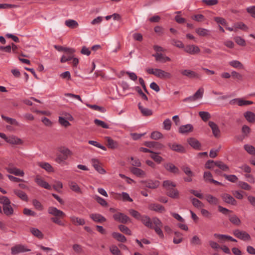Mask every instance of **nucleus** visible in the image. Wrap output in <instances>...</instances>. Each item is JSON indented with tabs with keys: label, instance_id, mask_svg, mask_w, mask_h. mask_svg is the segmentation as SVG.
<instances>
[{
	"label": "nucleus",
	"instance_id": "57",
	"mask_svg": "<svg viewBox=\"0 0 255 255\" xmlns=\"http://www.w3.org/2000/svg\"><path fill=\"white\" fill-rule=\"evenodd\" d=\"M10 203V200L6 196H0V203L3 205V207L9 205Z\"/></svg>",
	"mask_w": 255,
	"mask_h": 255
},
{
	"label": "nucleus",
	"instance_id": "2",
	"mask_svg": "<svg viewBox=\"0 0 255 255\" xmlns=\"http://www.w3.org/2000/svg\"><path fill=\"white\" fill-rule=\"evenodd\" d=\"M60 153L58 154L55 161L58 163H61L66 160L69 155L71 154V151L69 149L66 148L60 149L59 150Z\"/></svg>",
	"mask_w": 255,
	"mask_h": 255
},
{
	"label": "nucleus",
	"instance_id": "3",
	"mask_svg": "<svg viewBox=\"0 0 255 255\" xmlns=\"http://www.w3.org/2000/svg\"><path fill=\"white\" fill-rule=\"evenodd\" d=\"M140 183L144 187L154 189L158 188L160 185V182L158 180H142Z\"/></svg>",
	"mask_w": 255,
	"mask_h": 255
},
{
	"label": "nucleus",
	"instance_id": "13",
	"mask_svg": "<svg viewBox=\"0 0 255 255\" xmlns=\"http://www.w3.org/2000/svg\"><path fill=\"white\" fill-rule=\"evenodd\" d=\"M155 76L161 79H170L172 77V75L170 73L158 68L156 69Z\"/></svg>",
	"mask_w": 255,
	"mask_h": 255
},
{
	"label": "nucleus",
	"instance_id": "26",
	"mask_svg": "<svg viewBox=\"0 0 255 255\" xmlns=\"http://www.w3.org/2000/svg\"><path fill=\"white\" fill-rule=\"evenodd\" d=\"M138 108L140 110L141 113L142 114V116H151L153 114L152 111L151 110L146 108H144L143 106L141 105L140 103H139L138 104Z\"/></svg>",
	"mask_w": 255,
	"mask_h": 255
},
{
	"label": "nucleus",
	"instance_id": "48",
	"mask_svg": "<svg viewBox=\"0 0 255 255\" xmlns=\"http://www.w3.org/2000/svg\"><path fill=\"white\" fill-rule=\"evenodd\" d=\"M244 147L245 150L250 154L255 155V148L254 146L249 144H245Z\"/></svg>",
	"mask_w": 255,
	"mask_h": 255
},
{
	"label": "nucleus",
	"instance_id": "41",
	"mask_svg": "<svg viewBox=\"0 0 255 255\" xmlns=\"http://www.w3.org/2000/svg\"><path fill=\"white\" fill-rule=\"evenodd\" d=\"M69 186L71 190H72L73 191L77 193H82L81 190L80 189L79 186L75 182L73 181L69 183Z\"/></svg>",
	"mask_w": 255,
	"mask_h": 255
},
{
	"label": "nucleus",
	"instance_id": "54",
	"mask_svg": "<svg viewBox=\"0 0 255 255\" xmlns=\"http://www.w3.org/2000/svg\"><path fill=\"white\" fill-rule=\"evenodd\" d=\"M94 122L95 124V125H96L98 126L101 127L103 128L106 129L109 128V125L106 123H105L104 121H101L98 119H95Z\"/></svg>",
	"mask_w": 255,
	"mask_h": 255
},
{
	"label": "nucleus",
	"instance_id": "21",
	"mask_svg": "<svg viewBox=\"0 0 255 255\" xmlns=\"http://www.w3.org/2000/svg\"><path fill=\"white\" fill-rule=\"evenodd\" d=\"M90 218L96 223H102L106 221V219L100 214L95 213L90 215Z\"/></svg>",
	"mask_w": 255,
	"mask_h": 255
},
{
	"label": "nucleus",
	"instance_id": "40",
	"mask_svg": "<svg viewBox=\"0 0 255 255\" xmlns=\"http://www.w3.org/2000/svg\"><path fill=\"white\" fill-rule=\"evenodd\" d=\"M1 117L2 119L5 120L7 123H8L10 125H14V126H18V125H19L18 122H17V121L14 119H12L11 118L6 117L3 115H2L1 116Z\"/></svg>",
	"mask_w": 255,
	"mask_h": 255
},
{
	"label": "nucleus",
	"instance_id": "47",
	"mask_svg": "<svg viewBox=\"0 0 255 255\" xmlns=\"http://www.w3.org/2000/svg\"><path fill=\"white\" fill-rule=\"evenodd\" d=\"M150 157L157 163H160L164 160L161 156L158 155V153L154 152L150 155Z\"/></svg>",
	"mask_w": 255,
	"mask_h": 255
},
{
	"label": "nucleus",
	"instance_id": "11",
	"mask_svg": "<svg viewBox=\"0 0 255 255\" xmlns=\"http://www.w3.org/2000/svg\"><path fill=\"white\" fill-rule=\"evenodd\" d=\"M184 48L185 52L191 55H195L200 51L199 47L195 45H188Z\"/></svg>",
	"mask_w": 255,
	"mask_h": 255
},
{
	"label": "nucleus",
	"instance_id": "18",
	"mask_svg": "<svg viewBox=\"0 0 255 255\" xmlns=\"http://www.w3.org/2000/svg\"><path fill=\"white\" fill-rule=\"evenodd\" d=\"M93 166L95 170L99 173L104 174L106 173V170L100 165L99 161L96 158H93L91 160Z\"/></svg>",
	"mask_w": 255,
	"mask_h": 255
},
{
	"label": "nucleus",
	"instance_id": "46",
	"mask_svg": "<svg viewBox=\"0 0 255 255\" xmlns=\"http://www.w3.org/2000/svg\"><path fill=\"white\" fill-rule=\"evenodd\" d=\"M119 229L124 234L128 235H131V231L127 226L123 225H120L118 226Z\"/></svg>",
	"mask_w": 255,
	"mask_h": 255
},
{
	"label": "nucleus",
	"instance_id": "64",
	"mask_svg": "<svg viewBox=\"0 0 255 255\" xmlns=\"http://www.w3.org/2000/svg\"><path fill=\"white\" fill-rule=\"evenodd\" d=\"M32 204L35 208L39 211H42L43 209V207L41 203L36 199H34L32 201Z\"/></svg>",
	"mask_w": 255,
	"mask_h": 255
},
{
	"label": "nucleus",
	"instance_id": "42",
	"mask_svg": "<svg viewBox=\"0 0 255 255\" xmlns=\"http://www.w3.org/2000/svg\"><path fill=\"white\" fill-rule=\"evenodd\" d=\"M3 211L4 214L6 216H10L13 213V209L11 206L10 204L7 206H4L3 207Z\"/></svg>",
	"mask_w": 255,
	"mask_h": 255
},
{
	"label": "nucleus",
	"instance_id": "10",
	"mask_svg": "<svg viewBox=\"0 0 255 255\" xmlns=\"http://www.w3.org/2000/svg\"><path fill=\"white\" fill-rule=\"evenodd\" d=\"M167 145L173 151L181 153H184L186 152L185 148L181 144H177L176 143H168Z\"/></svg>",
	"mask_w": 255,
	"mask_h": 255
},
{
	"label": "nucleus",
	"instance_id": "36",
	"mask_svg": "<svg viewBox=\"0 0 255 255\" xmlns=\"http://www.w3.org/2000/svg\"><path fill=\"white\" fill-rule=\"evenodd\" d=\"M175 237L174 238L173 242L175 244H178L181 243L183 241V235L179 232H175L174 233Z\"/></svg>",
	"mask_w": 255,
	"mask_h": 255
},
{
	"label": "nucleus",
	"instance_id": "8",
	"mask_svg": "<svg viewBox=\"0 0 255 255\" xmlns=\"http://www.w3.org/2000/svg\"><path fill=\"white\" fill-rule=\"evenodd\" d=\"M180 73L182 75L190 79H200L201 77L199 74L188 69L182 70Z\"/></svg>",
	"mask_w": 255,
	"mask_h": 255
},
{
	"label": "nucleus",
	"instance_id": "1",
	"mask_svg": "<svg viewBox=\"0 0 255 255\" xmlns=\"http://www.w3.org/2000/svg\"><path fill=\"white\" fill-rule=\"evenodd\" d=\"M48 213L54 216L51 218L52 222L59 226H65V224L60 220L66 217V214L63 211L57 209L56 207H50L48 209Z\"/></svg>",
	"mask_w": 255,
	"mask_h": 255
},
{
	"label": "nucleus",
	"instance_id": "50",
	"mask_svg": "<svg viewBox=\"0 0 255 255\" xmlns=\"http://www.w3.org/2000/svg\"><path fill=\"white\" fill-rule=\"evenodd\" d=\"M199 115L204 122L207 121L211 117L210 114L208 112H200L199 113Z\"/></svg>",
	"mask_w": 255,
	"mask_h": 255
},
{
	"label": "nucleus",
	"instance_id": "35",
	"mask_svg": "<svg viewBox=\"0 0 255 255\" xmlns=\"http://www.w3.org/2000/svg\"><path fill=\"white\" fill-rule=\"evenodd\" d=\"M30 232L33 236L39 239H41L43 238V234L39 229L37 228H31L30 229Z\"/></svg>",
	"mask_w": 255,
	"mask_h": 255
},
{
	"label": "nucleus",
	"instance_id": "20",
	"mask_svg": "<svg viewBox=\"0 0 255 255\" xmlns=\"http://www.w3.org/2000/svg\"><path fill=\"white\" fill-rule=\"evenodd\" d=\"M7 172L13 174L15 176H23L24 173L22 170L14 167H8L5 168Z\"/></svg>",
	"mask_w": 255,
	"mask_h": 255
},
{
	"label": "nucleus",
	"instance_id": "44",
	"mask_svg": "<svg viewBox=\"0 0 255 255\" xmlns=\"http://www.w3.org/2000/svg\"><path fill=\"white\" fill-rule=\"evenodd\" d=\"M190 199L192 200L193 205L196 208H202L204 207V205L203 203L199 200L192 197H191Z\"/></svg>",
	"mask_w": 255,
	"mask_h": 255
},
{
	"label": "nucleus",
	"instance_id": "56",
	"mask_svg": "<svg viewBox=\"0 0 255 255\" xmlns=\"http://www.w3.org/2000/svg\"><path fill=\"white\" fill-rule=\"evenodd\" d=\"M163 137L162 134L157 131H154L151 132L150 137L154 140H158Z\"/></svg>",
	"mask_w": 255,
	"mask_h": 255
},
{
	"label": "nucleus",
	"instance_id": "28",
	"mask_svg": "<svg viewBox=\"0 0 255 255\" xmlns=\"http://www.w3.org/2000/svg\"><path fill=\"white\" fill-rule=\"evenodd\" d=\"M141 221L143 223V224L150 229H153V224L152 221H151L150 218L147 216H142L140 219Z\"/></svg>",
	"mask_w": 255,
	"mask_h": 255
},
{
	"label": "nucleus",
	"instance_id": "24",
	"mask_svg": "<svg viewBox=\"0 0 255 255\" xmlns=\"http://www.w3.org/2000/svg\"><path fill=\"white\" fill-rule=\"evenodd\" d=\"M130 170L132 174L139 177H144L146 175L145 172L143 170L137 167H131Z\"/></svg>",
	"mask_w": 255,
	"mask_h": 255
},
{
	"label": "nucleus",
	"instance_id": "16",
	"mask_svg": "<svg viewBox=\"0 0 255 255\" xmlns=\"http://www.w3.org/2000/svg\"><path fill=\"white\" fill-rule=\"evenodd\" d=\"M144 145L149 148L152 147L156 149H161L164 147V145L163 144L154 141H145L144 143Z\"/></svg>",
	"mask_w": 255,
	"mask_h": 255
},
{
	"label": "nucleus",
	"instance_id": "38",
	"mask_svg": "<svg viewBox=\"0 0 255 255\" xmlns=\"http://www.w3.org/2000/svg\"><path fill=\"white\" fill-rule=\"evenodd\" d=\"M65 24L67 27L73 29L77 27L79 25L76 20L73 19L66 20Z\"/></svg>",
	"mask_w": 255,
	"mask_h": 255
},
{
	"label": "nucleus",
	"instance_id": "61",
	"mask_svg": "<svg viewBox=\"0 0 255 255\" xmlns=\"http://www.w3.org/2000/svg\"><path fill=\"white\" fill-rule=\"evenodd\" d=\"M59 123L64 127H67L71 124L69 121L65 118L62 117H59Z\"/></svg>",
	"mask_w": 255,
	"mask_h": 255
},
{
	"label": "nucleus",
	"instance_id": "59",
	"mask_svg": "<svg viewBox=\"0 0 255 255\" xmlns=\"http://www.w3.org/2000/svg\"><path fill=\"white\" fill-rule=\"evenodd\" d=\"M171 43L173 45H174L178 48H183L184 47V45L182 43V42L180 40H176V39H172L171 40Z\"/></svg>",
	"mask_w": 255,
	"mask_h": 255
},
{
	"label": "nucleus",
	"instance_id": "22",
	"mask_svg": "<svg viewBox=\"0 0 255 255\" xmlns=\"http://www.w3.org/2000/svg\"><path fill=\"white\" fill-rule=\"evenodd\" d=\"M152 56L155 57V60L157 62L165 63L166 61H171V59L169 57L164 56L162 53H156V54H152Z\"/></svg>",
	"mask_w": 255,
	"mask_h": 255
},
{
	"label": "nucleus",
	"instance_id": "31",
	"mask_svg": "<svg viewBox=\"0 0 255 255\" xmlns=\"http://www.w3.org/2000/svg\"><path fill=\"white\" fill-rule=\"evenodd\" d=\"M113 238L117 240L118 242L122 243H125L127 241V239L123 234L118 232H113L112 234Z\"/></svg>",
	"mask_w": 255,
	"mask_h": 255
},
{
	"label": "nucleus",
	"instance_id": "9",
	"mask_svg": "<svg viewBox=\"0 0 255 255\" xmlns=\"http://www.w3.org/2000/svg\"><path fill=\"white\" fill-rule=\"evenodd\" d=\"M221 197L223 201L227 204H231L234 206L237 205V202L235 199V198L228 193H223L221 194Z\"/></svg>",
	"mask_w": 255,
	"mask_h": 255
},
{
	"label": "nucleus",
	"instance_id": "45",
	"mask_svg": "<svg viewBox=\"0 0 255 255\" xmlns=\"http://www.w3.org/2000/svg\"><path fill=\"white\" fill-rule=\"evenodd\" d=\"M216 166L219 167V168L223 171H229V167L226 164L224 163L223 162L221 161H217L216 163Z\"/></svg>",
	"mask_w": 255,
	"mask_h": 255
},
{
	"label": "nucleus",
	"instance_id": "17",
	"mask_svg": "<svg viewBox=\"0 0 255 255\" xmlns=\"http://www.w3.org/2000/svg\"><path fill=\"white\" fill-rule=\"evenodd\" d=\"M105 139H106L107 141V146L109 148L112 149H117L119 146V142L116 140H114L110 136H106L105 137Z\"/></svg>",
	"mask_w": 255,
	"mask_h": 255
},
{
	"label": "nucleus",
	"instance_id": "63",
	"mask_svg": "<svg viewBox=\"0 0 255 255\" xmlns=\"http://www.w3.org/2000/svg\"><path fill=\"white\" fill-rule=\"evenodd\" d=\"M129 213L134 218H135L137 220H140L141 218V216L140 214L137 211L133 210V209H130L129 210Z\"/></svg>",
	"mask_w": 255,
	"mask_h": 255
},
{
	"label": "nucleus",
	"instance_id": "49",
	"mask_svg": "<svg viewBox=\"0 0 255 255\" xmlns=\"http://www.w3.org/2000/svg\"><path fill=\"white\" fill-rule=\"evenodd\" d=\"M223 176L226 179L232 183H236L238 180V177L235 175H227L224 174Z\"/></svg>",
	"mask_w": 255,
	"mask_h": 255
},
{
	"label": "nucleus",
	"instance_id": "12",
	"mask_svg": "<svg viewBox=\"0 0 255 255\" xmlns=\"http://www.w3.org/2000/svg\"><path fill=\"white\" fill-rule=\"evenodd\" d=\"M188 144L194 149L200 150L201 149V144L194 137H190L187 139Z\"/></svg>",
	"mask_w": 255,
	"mask_h": 255
},
{
	"label": "nucleus",
	"instance_id": "15",
	"mask_svg": "<svg viewBox=\"0 0 255 255\" xmlns=\"http://www.w3.org/2000/svg\"><path fill=\"white\" fill-rule=\"evenodd\" d=\"M148 209L151 211H154L158 213H164L166 211L164 206L156 203H151L149 204Z\"/></svg>",
	"mask_w": 255,
	"mask_h": 255
},
{
	"label": "nucleus",
	"instance_id": "5",
	"mask_svg": "<svg viewBox=\"0 0 255 255\" xmlns=\"http://www.w3.org/2000/svg\"><path fill=\"white\" fill-rule=\"evenodd\" d=\"M181 169L187 176L184 178V181L188 182H191L192 181V177L194 176V174L190 167L186 165H182L181 166Z\"/></svg>",
	"mask_w": 255,
	"mask_h": 255
},
{
	"label": "nucleus",
	"instance_id": "58",
	"mask_svg": "<svg viewBox=\"0 0 255 255\" xmlns=\"http://www.w3.org/2000/svg\"><path fill=\"white\" fill-rule=\"evenodd\" d=\"M110 251L113 255H122L121 251L115 245H113L111 247Z\"/></svg>",
	"mask_w": 255,
	"mask_h": 255
},
{
	"label": "nucleus",
	"instance_id": "19",
	"mask_svg": "<svg viewBox=\"0 0 255 255\" xmlns=\"http://www.w3.org/2000/svg\"><path fill=\"white\" fill-rule=\"evenodd\" d=\"M35 182L40 187L46 189L50 190L51 186L45 181L42 179L39 176H36Z\"/></svg>",
	"mask_w": 255,
	"mask_h": 255
},
{
	"label": "nucleus",
	"instance_id": "29",
	"mask_svg": "<svg viewBox=\"0 0 255 255\" xmlns=\"http://www.w3.org/2000/svg\"><path fill=\"white\" fill-rule=\"evenodd\" d=\"M6 141L10 144L16 145L21 144L22 143L21 139L14 135L8 137Z\"/></svg>",
	"mask_w": 255,
	"mask_h": 255
},
{
	"label": "nucleus",
	"instance_id": "39",
	"mask_svg": "<svg viewBox=\"0 0 255 255\" xmlns=\"http://www.w3.org/2000/svg\"><path fill=\"white\" fill-rule=\"evenodd\" d=\"M39 166L43 169H44L48 172H52L53 171L52 166L47 162H39Z\"/></svg>",
	"mask_w": 255,
	"mask_h": 255
},
{
	"label": "nucleus",
	"instance_id": "32",
	"mask_svg": "<svg viewBox=\"0 0 255 255\" xmlns=\"http://www.w3.org/2000/svg\"><path fill=\"white\" fill-rule=\"evenodd\" d=\"M246 119L250 123H254L255 121V114L251 111H247L244 114Z\"/></svg>",
	"mask_w": 255,
	"mask_h": 255
},
{
	"label": "nucleus",
	"instance_id": "51",
	"mask_svg": "<svg viewBox=\"0 0 255 255\" xmlns=\"http://www.w3.org/2000/svg\"><path fill=\"white\" fill-rule=\"evenodd\" d=\"M74 56V54H68L67 55H63L60 59V62L61 63H65L66 62L69 61L72 59V58Z\"/></svg>",
	"mask_w": 255,
	"mask_h": 255
},
{
	"label": "nucleus",
	"instance_id": "43",
	"mask_svg": "<svg viewBox=\"0 0 255 255\" xmlns=\"http://www.w3.org/2000/svg\"><path fill=\"white\" fill-rule=\"evenodd\" d=\"M196 32L201 36H206L209 35V31L208 29L203 28L196 29Z\"/></svg>",
	"mask_w": 255,
	"mask_h": 255
},
{
	"label": "nucleus",
	"instance_id": "55",
	"mask_svg": "<svg viewBox=\"0 0 255 255\" xmlns=\"http://www.w3.org/2000/svg\"><path fill=\"white\" fill-rule=\"evenodd\" d=\"M204 91V88L201 87L196 92L193 96L196 100L201 99L203 97Z\"/></svg>",
	"mask_w": 255,
	"mask_h": 255
},
{
	"label": "nucleus",
	"instance_id": "62",
	"mask_svg": "<svg viewBox=\"0 0 255 255\" xmlns=\"http://www.w3.org/2000/svg\"><path fill=\"white\" fill-rule=\"evenodd\" d=\"M235 41L239 45L244 46L246 45V41L240 36H236L234 37Z\"/></svg>",
	"mask_w": 255,
	"mask_h": 255
},
{
	"label": "nucleus",
	"instance_id": "14",
	"mask_svg": "<svg viewBox=\"0 0 255 255\" xmlns=\"http://www.w3.org/2000/svg\"><path fill=\"white\" fill-rule=\"evenodd\" d=\"M163 166L165 169L169 172L175 174H179L180 173L179 168L172 163H166Z\"/></svg>",
	"mask_w": 255,
	"mask_h": 255
},
{
	"label": "nucleus",
	"instance_id": "27",
	"mask_svg": "<svg viewBox=\"0 0 255 255\" xmlns=\"http://www.w3.org/2000/svg\"><path fill=\"white\" fill-rule=\"evenodd\" d=\"M208 124L212 130L214 135L215 137H218L220 135V130L217 125L212 121H210Z\"/></svg>",
	"mask_w": 255,
	"mask_h": 255
},
{
	"label": "nucleus",
	"instance_id": "52",
	"mask_svg": "<svg viewBox=\"0 0 255 255\" xmlns=\"http://www.w3.org/2000/svg\"><path fill=\"white\" fill-rule=\"evenodd\" d=\"M163 187L167 190L171 187H175L176 184L170 180H165L163 182Z\"/></svg>",
	"mask_w": 255,
	"mask_h": 255
},
{
	"label": "nucleus",
	"instance_id": "7",
	"mask_svg": "<svg viewBox=\"0 0 255 255\" xmlns=\"http://www.w3.org/2000/svg\"><path fill=\"white\" fill-rule=\"evenodd\" d=\"M114 219L118 222L127 224L128 222L130 221L129 218L122 213H118L113 215Z\"/></svg>",
	"mask_w": 255,
	"mask_h": 255
},
{
	"label": "nucleus",
	"instance_id": "53",
	"mask_svg": "<svg viewBox=\"0 0 255 255\" xmlns=\"http://www.w3.org/2000/svg\"><path fill=\"white\" fill-rule=\"evenodd\" d=\"M238 100V105L239 106H247L249 105H252L253 104V102L251 101H246L244 100L243 99L241 98H237Z\"/></svg>",
	"mask_w": 255,
	"mask_h": 255
},
{
	"label": "nucleus",
	"instance_id": "6",
	"mask_svg": "<svg viewBox=\"0 0 255 255\" xmlns=\"http://www.w3.org/2000/svg\"><path fill=\"white\" fill-rule=\"evenodd\" d=\"M233 234L237 238L243 241H249L251 240L250 235L245 231H241L237 229L234 231Z\"/></svg>",
	"mask_w": 255,
	"mask_h": 255
},
{
	"label": "nucleus",
	"instance_id": "4",
	"mask_svg": "<svg viewBox=\"0 0 255 255\" xmlns=\"http://www.w3.org/2000/svg\"><path fill=\"white\" fill-rule=\"evenodd\" d=\"M30 251V249H27L25 246L21 244L16 245L11 248V253L12 255Z\"/></svg>",
	"mask_w": 255,
	"mask_h": 255
},
{
	"label": "nucleus",
	"instance_id": "25",
	"mask_svg": "<svg viewBox=\"0 0 255 255\" xmlns=\"http://www.w3.org/2000/svg\"><path fill=\"white\" fill-rule=\"evenodd\" d=\"M167 190V195L172 198L177 199L179 197V192L174 187H171Z\"/></svg>",
	"mask_w": 255,
	"mask_h": 255
},
{
	"label": "nucleus",
	"instance_id": "37",
	"mask_svg": "<svg viewBox=\"0 0 255 255\" xmlns=\"http://www.w3.org/2000/svg\"><path fill=\"white\" fill-rule=\"evenodd\" d=\"M229 220L232 224L237 226L241 223L240 219L236 215H229Z\"/></svg>",
	"mask_w": 255,
	"mask_h": 255
},
{
	"label": "nucleus",
	"instance_id": "34",
	"mask_svg": "<svg viewBox=\"0 0 255 255\" xmlns=\"http://www.w3.org/2000/svg\"><path fill=\"white\" fill-rule=\"evenodd\" d=\"M70 220L75 225H84L85 224L84 219L79 218L75 216L71 217Z\"/></svg>",
	"mask_w": 255,
	"mask_h": 255
},
{
	"label": "nucleus",
	"instance_id": "23",
	"mask_svg": "<svg viewBox=\"0 0 255 255\" xmlns=\"http://www.w3.org/2000/svg\"><path fill=\"white\" fill-rule=\"evenodd\" d=\"M13 192L14 194L17 196L19 199L25 202H27L28 200V198L27 194L23 191L19 190V189H13Z\"/></svg>",
	"mask_w": 255,
	"mask_h": 255
},
{
	"label": "nucleus",
	"instance_id": "30",
	"mask_svg": "<svg viewBox=\"0 0 255 255\" xmlns=\"http://www.w3.org/2000/svg\"><path fill=\"white\" fill-rule=\"evenodd\" d=\"M193 130V127L191 124H187L186 125L181 126L179 129V131L181 133H185L191 132Z\"/></svg>",
	"mask_w": 255,
	"mask_h": 255
},
{
	"label": "nucleus",
	"instance_id": "33",
	"mask_svg": "<svg viewBox=\"0 0 255 255\" xmlns=\"http://www.w3.org/2000/svg\"><path fill=\"white\" fill-rule=\"evenodd\" d=\"M206 200L210 204L213 205H217L219 204V199L210 194H207L205 195Z\"/></svg>",
	"mask_w": 255,
	"mask_h": 255
},
{
	"label": "nucleus",
	"instance_id": "60",
	"mask_svg": "<svg viewBox=\"0 0 255 255\" xmlns=\"http://www.w3.org/2000/svg\"><path fill=\"white\" fill-rule=\"evenodd\" d=\"M88 143L91 145H94L96 147H97L99 148H101V149H103V150H105V151L107 150V148L105 146L101 145V144H100L99 142H98L96 141L89 140Z\"/></svg>",
	"mask_w": 255,
	"mask_h": 255
}]
</instances>
